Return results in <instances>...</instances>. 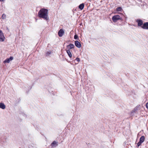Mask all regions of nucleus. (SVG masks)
<instances>
[{
	"label": "nucleus",
	"mask_w": 148,
	"mask_h": 148,
	"mask_svg": "<svg viewBox=\"0 0 148 148\" xmlns=\"http://www.w3.org/2000/svg\"><path fill=\"white\" fill-rule=\"evenodd\" d=\"M5 38L3 32L0 30V42L4 41Z\"/></svg>",
	"instance_id": "4"
},
{
	"label": "nucleus",
	"mask_w": 148,
	"mask_h": 148,
	"mask_svg": "<svg viewBox=\"0 0 148 148\" xmlns=\"http://www.w3.org/2000/svg\"><path fill=\"white\" fill-rule=\"evenodd\" d=\"M141 27L143 29H148V22H146L144 23Z\"/></svg>",
	"instance_id": "8"
},
{
	"label": "nucleus",
	"mask_w": 148,
	"mask_h": 148,
	"mask_svg": "<svg viewBox=\"0 0 148 148\" xmlns=\"http://www.w3.org/2000/svg\"><path fill=\"white\" fill-rule=\"evenodd\" d=\"M75 44L76 47L78 48H80L81 47V45L79 42L78 41H75Z\"/></svg>",
	"instance_id": "7"
},
{
	"label": "nucleus",
	"mask_w": 148,
	"mask_h": 148,
	"mask_svg": "<svg viewBox=\"0 0 148 148\" xmlns=\"http://www.w3.org/2000/svg\"><path fill=\"white\" fill-rule=\"evenodd\" d=\"M75 46L74 45L72 44H70L67 46V47L68 49H71L73 48Z\"/></svg>",
	"instance_id": "10"
},
{
	"label": "nucleus",
	"mask_w": 148,
	"mask_h": 148,
	"mask_svg": "<svg viewBox=\"0 0 148 148\" xmlns=\"http://www.w3.org/2000/svg\"><path fill=\"white\" fill-rule=\"evenodd\" d=\"M121 19V18L119 15L114 16L112 17V20L114 22H116L117 20Z\"/></svg>",
	"instance_id": "2"
},
{
	"label": "nucleus",
	"mask_w": 148,
	"mask_h": 148,
	"mask_svg": "<svg viewBox=\"0 0 148 148\" xmlns=\"http://www.w3.org/2000/svg\"><path fill=\"white\" fill-rule=\"evenodd\" d=\"M5 1V0H0V1L2 2H4Z\"/></svg>",
	"instance_id": "22"
},
{
	"label": "nucleus",
	"mask_w": 148,
	"mask_h": 148,
	"mask_svg": "<svg viewBox=\"0 0 148 148\" xmlns=\"http://www.w3.org/2000/svg\"><path fill=\"white\" fill-rule=\"evenodd\" d=\"M145 138L144 136H142L140 138L139 142L137 143L138 147L140 146L145 140Z\"/></svg>",
	"instance_id": "3"
},
{
	"label": "nucleus",
	"mask_w": 148,
	"mask_h": 148,
	"mask_svg": "<svg viewBox=\"0 0 148 148\" xmlns=\"http://www.w3.org/2000/svg\"><path fill=\"white\" fill-rule=\"evenodd\" d=\"M146 108L147 109H148V102L146 103Z\"/></svg>",
	"instance_id": "21"
},
{
	"label": "nucleus",
	"mask_w": 148,
	"mask_h": 148,
	"mask_svg": "<svg viewBox=\"0 0 148 148\" xmlns=\"http://www.w3.org/2000/svg\"><path fill=\"white\" fill-rule=\"evenodd\" d=\"M13 59L12 57L11 56L9 58L6 59L3 62L4 63H9L10 61L12 60Z\"/></svg>",
	"instance_id": "5"
},
{
	"label": "nucleus",
	"mask_w": 148,
	"mask_h": 148,
	"mask_svg": "<svg viewBox=\"0 0 148 148\" xmlns=\"http://www.w3.org/2000/svg\"><path fill=\"white\" fill-rule=\"evenodd\" d=\"M75 60H77V61L78 62H79L80 61V59L79 58H76Z\"/></svg>",
	"instance_id": "19"
},
{
	"label": "nucleus",
	"mask_w": 148,
	"mask_h": 148,
	"mask_svg": "<svg viewBox=\"0 0 148 148\" xmlns=\"http://www.w3.org/2000/svg\"><path fill=\"white\" fill-rule=\"evenodd\" d=\"M136 21L138 23V25L139 26H141H141L143 25H142L143 23L142 21L141 20H138Z\"/></svg>",
	"instance_id": "9"
},
{
	"label": "nucleus",
	"mask_w": 148,
	"mask_h": 148,
	"mask_svg": "<svg viewBox=\"0 0 148 148\" xmlns=\"http://www.w3.org/2000/svg\"><path fill=\"white\" fill-rule=\"evenodd\" d=\"M6 18V16L5 14H3L2 15L1 18L2 19H5Z\"/></svg>",
	"instance_id": "16"
},
{
	"label": "nucleus",
	"mask_w": 148,
	"mask_h": 148,
	"mask_svg": "<svg viewBox=\"0 0 148 148\" xmlns=\"http://www.w3.org/2000/svg\"><path fill=\"white\" fill-rule=\"evenodd\" d=\"M122 9L121 7H119L117 8L116 10L118 11H121Z\"/></svg>",
	"instance_id": "17"
},
{
	"label": "nucleus",
	"mask_w": 148,
	"mask_h": 148,
	"mask_svg": "<svg viewBox=\"0 0 148 148\" xmlns=\"http://www.w3.org/2000/svg\"><path fill=\"white\" fill-rule=\"evenodd\" d=\"M0 108L3 109H4L5 108V104L3 103H0Z\"/></svg>",
	"instance_id": "11"
},
{
	"label": "nucleus",
	"mask_w": 148,
	"mask_h": 148,
	"mask_svg": "<svg viewBox=\"0 0 148 148\" xmlns=\"http://www.w3.org/2000/svg\"><path fill=\"white\" fill-rule=\"evenodd\" d=\"M135 112V110H132V112H131V113H132V114L134 113V112Z\"/></svg>",
	"instance_id": "20"
},
{
	"label": "nucleus",
	"mask_w": 148,
	"mask_h": 148,
	"mask_svg": "<svg viewBox=\"0 0 148 148\" xmlns=\"http://www.w3.org/2000/svg\"><path fill=\"white\" fill-rule=\"evenodd\" d=\"M64 33V30L62 29H60L59 31L58 34L60 37H62Z\"/></svg>",
	"instance_id": "6"
},
{
	"label": "nucleus",
	"mask_w": 148,
	"mask_h": 148,
	"mask_svg": "<svg viewBox=\"0 0 148 148\" xmlns=\"http://www.w3.org/2000/svg\"><path fill=\"white\" fill-rule=\"evenodd\" d=\"M52 52L51 51H49L46 52L45 56H49L50 55L52 54Z\"/></svg>",
	"instance_id": "12"
},
{
	"label": "nucleus",
	"mask_w": 148,
	"mask_h": 148,
	"mask_svg": "<svg viewBox=\"0 0 148 148\" xmlns=\"http://www.w3.org/2000/svg\"><path fill=\"white\" fill-rule=\"evenodd\" d=\"M84 5L83 3L80 4L79 6V8L81 10H82L84 8Z\"/></svg>",
	"instance_id": "14"
},
{
	"label": "nucleus",
	"mask_w": 148,
	"mask_h": 148,
	"mask_svg": "<svg viewBox=\"0 0 148 148\" xmlns=\"http://www.w3.org/2000/svg\"><path fill=\"white\" fill-rule=\"evenodd\" d=\"M66 52H67L68 55L70 57V58H71L72 57V54L71 52H70V51L69 50H67Z\"/></svg>",
	"instance_id": "13"
},
{
	"label": "nucleus",
	"mask_w": 148,
	"mask_h": 148,
	"mask_svg": "<svg viewBox=\"0 0 148 148\" xmlns=\"http://www.w3.org/2000/svg\"><path fill=\"white\" fill-rule=\"evenodd\" d=\"M56 145V141H53L52 143L51 144V146L52 147H53L55 146Z\"/></svg>",
	"instance_id": "15"
},
{
	"label": "nucleus",
	"mask_w": 148,
	"mask_h": 148,
	"mask_svg": "<svg viewBox=\"0 0 148 148\" xmlns=\"http://www.w3.org/2000/svg\"><path fill=\"white\" fill-rule=\"evenodd\" d=\"M38 16L39 17L42 18L45 20L47 21L49 19L48 10L45 8L41 9L39 11Z\"/></svg>",
	"instance_id": "1"
},
{
	"label": "nucleus",
	"mask_w": 148,
	"mask_h": 148,
	"mask_svg": "<svg viewBox=\"0 0 148 148\" xmlns=\"http://www.w3.org/2000/svg\"><path fill=\"white\" fill-rule=\"evenodd\" d=\"M74 38L75 40L78 39V36L77 35H75L74 36Z\"/></svg>",
	"instance_id": "18"
}]
</instances>
